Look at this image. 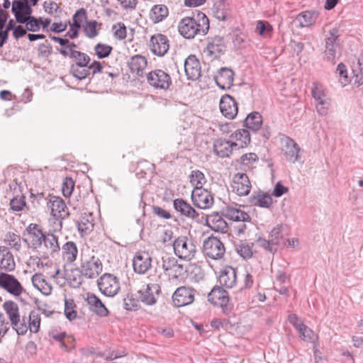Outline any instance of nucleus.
Wrapping results in <instances>:
<instances>
[{"mask_svg":"<svg viewBox=\"0 0 363 363\" xmlns=\"http://www.w3.org/2000/svg\"><path fill=\"white\" fill-rule=\"evenodd\" d=\"M172 245L174 254L179 259L191 261L194 258L196 248L192 239L181 235L174 240Z\"/></svg>","mask_w":363,"mask_h":363,"instance_id":"nucleus-1","label":"nucleus"},{"mask_svg":"<svg viewBox=\"0 0 363 363\" xmlns=\"http://www.w3.org/2000/svg\"><path fill=\"white\" fill-rule=\"evenodd\" d=\"M294 327L298 331L300 337L303 341L314 342L318 339V336L315 334L313 330L304 323H299L298 324H294Z\"/></svg>","mask_w":363,"mask_h":363,"instance_id":"nucleus-42","label":"nucleus"},{"mask_svg":"<svg viewBox=\"0 0 363 363\" xmlns=\"http://www.w3.org/2000/svg\"><path fill=\"white\" fill-rule=\"evenodd\" d=\"M112 30L114 31V36L119 40H123L127 36L126 27L123 23L120 22L113 25Z\"/></svg>","mask_w":363,"mask_h":363,"instance_id":"nucleus-64","label":"nucleus"},{"mask_svg":"<svg viewBox=\"0 0 363 363\" xmlns=\"http://www.w3.org/2000/svg\"><path fill=\"white\" fill-rule=\"evenodd\" d=\"M69 73L76 79L83 80L90 75V68H89V65H86V67H82L69 69Z\"/></svg>","mask_w":363,"mask_h":363,"instance_id":"nucleus-60","label":"nucleus"},{"mask_svg":"<svg viewBox=\"0 0 363 363\" xmlns=\"http://www.w3.org/2000/svg\"><path fill=\"white\" fill-rule=\"evenodd\" d=\"M147 62L145 57L140 55H136L130 58L128 67L131 73H136L138 76L140 72L147 67Z\"/></svg>","mask_w":363,"mask_h":363,"instance_id":"nucleus-39","label":"nucleus"},{"mask_svg":"<svg viewBox=\"0 0 363 363\" xmlns=\"http://www.w3.org/2000/svg\"><path fill=\"white\" fill-rule=\"evenodd\" d=\"M79 14H83L84 16H85L84 8H81V9H78L75 12V13L73 15V16H72L73 23L71 26L69 30L65 35V37L68 36L71 39H75L78 37L79 30L81 28L80 21H77L76 18H77V16H79Z\"/></svg>","mask_w":363,"mask_h":363,"instance_id":"nucleus-46","label":"nucleus"},{"mask_svg":"<svg viewBox=\"0 0 363 363\" xmlns=\"http://www.w3.org/2000/svg\"><path fill=\"white\" fill-rule=\"evenodd\" d=\"M40 325V318L38 313L32 311L29 315V328L30 331L37 333L39 331Z\"/></svg>","mask_w":363,"mask_h":363,"instance_id":"nucleus-59","label":"nucleus"},{"mask_svg":"<svg viewBox=\"0 0 363 363\" xmlns=\"http://www.w3.org/2000/svg\"><path fill=\"white\" fill-rule=\"evenodd\" d=\"M43 245L46 250V254L52 255L60 251V247L58 242V238L51 232H47Z\"/></svg>","mask_w":363,"mask_h":363,"instance_id":"nucleus-36","label":"nucleus"},{"mask_svg":"<svg viewBox=\"0 0 363 363\" xmlns=\"http://www.w3.org/2000/svg\"><path fill=\"white\" fill-rule=\"evenodd\" d=\"M262 125V116L257 111L249 113L243 121V126L249 131L257 133Z\"/></svg>","mask_w":363,"mask_h":363,"instance_id":"nucleus-33","label":"nucleus"},{"mask_svg":"<svg viewBox=\"0 0 363 363\" xmlns=\"http://www.w3.org/2000/svg\"><path fill=\"white\" fill-rule=\"evenodd\" d=\"M134 272L139 274H145L152 267V257L147 252H137L133 259Z\"/></svg>","mask_w":363,"mask_h":363,"instance_id":"nucleus-15","label":"nucleus"},{"mask_svg":"<svg viewBox=\"0 0 363 363\" xmlns=\"http://www.w3.org/2000/svg\"><path fill=\"white\" fill-rule=\"evenodd\" d=\"M78 231L82 235H88L94 228V223L91 214L82 216L79 220L75 221Z\"/></svg>","mask_w":363,"mask_h":363,"instance_id":"nucleus-37","label":"nucleus"},{"mask_svg":"<svg viewBox=\"0 0 363 363\" xmlns=\"http://www.w3.org/2000/svg\"><path fill=\"white\" fill-rule=\"evenodd\" d=\"M16 269L13 255L7 247L0 246V269L11 272Z\"/></svg>","mask_w":363,"mask_h":363,"instance_id":"nucleus-31","label":"nucleus"},{"mask_svg":"<svg viewBox=\"0 0 363 363\" xmlns=\"http://www.w3.org/2000/svg\"><path fill=\"white\" fill-rule=\"evenodd\" d=\"M178 28L180 34L188 39L194 38L196 34L199 33L195 20L190 17L182 18Z\"/></svg>","mask_w":363,"mask_h":363,"instance_id":"nucleus-27","label":"nucleus"},{"mask_svg":"<svg viewBox=\"0 0 363 363\" xmlns=\"http://www.w3.org/2000/svg\"><path fill=\"white\" fill-rule=\"evenodd\" d=\"M149 46L153 54L162 57L169 48V40L165 35L157 33L151 36Z\"/></svg>","mask_w":363,"mask_h":363,"instance_id":"nucleus-14","label":"nucleus"},{"mask_svg":"<svg viewBox=\"0 0 363 363\" xmlns=\"http://www.w3.org/2000/svg\"><path fill=\"white\" fill-rule=\"evenodd\" d=\"M46 233L40 225L30 223L22 233L23 241L29 248L36 250L42 247Z\"/></svg>","mask_w":363,"mask_h":363,"instance_id":"nucleus-2","label":"nucleus"},{"mask_svg":"<svg viewBox=\"0 0 363 363\" xmlns=\"http://www.w3.org/2000/svg\"><path fill=\"white\" fill-rule=\"evenodd\" d=\"M5 311L11 322H16L17 318L20 317L18 304L13 301H5L3 304Z\"/></svg>","mask_w":363,"mask_h":363,"instance_id":"nucleus-45","label":"nucleus"},{"mask_svg":"<svg viewBox=\"0 0 363 363\" xmlns=\"http://www.w3.org/2000/svg\"><path fill=\"white\" fill-rule=\"evenodd\" d=\"M103 264L100 259L95 256H91L89 259H82L81 270L76 269L77 272H80L83 277L86 279H95L102 272Z\"/></svg>","mask_w":363,"mask_h":363,"instance_id":"nucleus-7","label":"nucleus"},{"mask_svg":"<svg viewBox=\"0 0 363 363\" xmlns=\"http://www.w3.org/2000/svg\"><path fill=\"white\" fill-rule=\"evenodd\" d=\"M38 4H32L31 0H13L12 1L11 11L17 23L23 24L26 18L32 15L33 6Z\"/></svg>","mask_w":363,"mask_h":363,"instance_id":"nucleus-8","label":"nucleus"},{"mask_svg":"<svg viewBox=\"0 0 363 363\" xmlns=\"http://www.w3.org/2000/svg\"><path fill=\"white\" fill-rule=\"evenodd\" d=\"M219 107L221 113L228 119H233L238 112L237 101L229 94L222 96Z\"/></svg>","mask_w":363,"mask_h":363,"instance_id":"nucleus-17","label":"nucleus"},{"mask_svg":"<svg viewBox=\"0 0 363 363\" xmlns=\"http://www.w3.org/2000/svg\"><path fill=\"white\" fill-rule=\"evenodd\" d=\"M196 290L189 286L178 287L172 296V301L175 307L179 308L191 304L195 298Z\"/></svg>","mask_w":363,"mask_h":363,"instance_id":"nucleus-9","label":"nucleus"},{"mask_svg":"<svg viewBox=\"0 0 363 363\" xmlns=\"http://www.w3.org/2000/svg\"><path fill=\"white\" fill-rule=\"evenodd\" d=\"M250 203L256 206L269 208L273 203V199L268 193L258 191L250 196Z\"/></svg>","mask_w":363,"mask_h":363,"instance_id":"nucleus-34","label":"nucleus"},{"mask_svg":"<svg viewBox=\"0 0 363 363\" xmlns=\"http://www.w3.org/2000/svg\"><path fill=\"white\" fill-rule=\"evenodd\" d=\"M233 191L239 196H246L251 190V183L245 173H237L233 179Z\"/></svg>","mask_w":363,"mask_h":363,"instance_id":"nucleus-23","label":"nucleus"},{"mask_svg":"<svg viewBox=\"0 0 363 363\" xmlns=\"http://www.w3.org/2000/svg\"><path fill=\"white\" fill-rule=\"evenodd\" d=\"M23 184L22 181L14 179L9 184V189H6V194H12L13 196L22 194Z\"/></svg>","mask_w":363,"mask_h":363,"instance_id":"nucleus-56","label":"nucleus"},{"mask_svg":"<svg viewBox=\"0 0 363 363\" xmlns=\"http://www.w3.org/2000/svg\"><path fill=\"white\" fill-rule=\"evenodd\" d=\"M339 37L340 30L338 28L330 30L329 36L325 38V54L328 61H333L335 57Z\"/></svg>","mask_w":363,"mask_h":363,"instance_id":"nucleus-19","label":"nucleus"},{"mask_svg":"<svg viewBox=\"0 0 363 363\" xmlns=\"http://www.w3.org/2000/svg\"><path fill=\"white\" fill-rule=\"evenodd\" d=\"M60 53L64 57H69L71 59L74 60L73 63L71 64L69 69H74L77 67H86V65H89L91 61L90 57L81 51H72L71 52H67V50L65 48H61L60 50Z\"/></svg>","mask_w":363,"mask_h":363,"instance_id":"nucleus-22","label":"nucleus"},{"mask_svg":"<svg viewBox=\"0 0 363 363\" xmlns=\"http://www.w3.org/2000/svg\"><path fill=\"white\" fill-rule=\"evenodd\" d=\"M5 242L8 244V245L16 251H20L21 249V237L14 233H7L6 235Z\"/></svg>","mask_w":363,"mask_h":363,"instance_id":"nucleus-51","label":"nucleus"},{"mask_svg":"<svg viewBox=\"0 0 363 363\" xmlns=\"http://www.w3.org/2000/svg\"><path fill=\"white\" fill-rule=\"evenodd\" d=\"M162 269L169 277L176 280L184 278L187 270L175 257L167 255L162 257Z\"/></svg>","mask_w":363,"mask_h":363,"instance_id":"nucleus-5","label":"nucleus"},{"mask_svg":"<svg viewBox=\"0 0 363 363\" xmlns=\"http://www.w3.org/2000/svg\"><path fill=\"white\" fill-rule=\"evenodd\" d=\"M97 285L99 291L104 295L110 297L116 295L121 289L118 279L109 273L103 274L97 280Z\"/></svg>","mask_w":363,"mask_h":363,"instance_id":"nucleus-4","label":"nucleus"},{"mask_svg":"<svg viewBox=\"0 0 363 363\" xmlns=\"http://www.w3.org/2000/svg\"><path fill=\"white\" fill-rule=\"evenodd\" d=\"M0 288L14 296H20L25 291L20 281L12 274L0 273Z\"/></svg>","mask_w":363,"mask_h":363,"instance_id":"nucleus-12","label":"nucleus"},{"mask_svg":"<svg viewBox=\"0 0 363 363\" xmlns=\"http://www.w3.org/2000/svg\"><path fill=\"white\" fill-rule=\"evenodd\" d=\"M11 325L18 335H24L28 329L25 317L22 320H21V316L17 318L16 322H11Z\"/></svg>","mask_w":363,"mask_h":363,"instance_id":"nucleus-55","label":"nucleus"},{"mask_svg":"<svg viewBox=\"0 0 363 363\" xmlns=\"http://www.w3.org/2000/svg\"><path fill=\"white\" fill-rule=\"evenodd\" d=\"M284 155L285 159L292 163H295L300 158V147L292 138L286 136L284 139Z\"/></svg>","mask_w":363,"mask_h":363,"instance_id":"nucleus-26","label":"nucleus"},{"mask_svg":"<svg viewBox=\"0 0 363 363\" xmlns=\"http://www.w3.org/2000/svg\"><path fill=\"white\" fill-rule=\"evenodd\" d=\"M212 11L214 17L219 21H225L231 18L230 6L225 0L216 1L213 6Z\"/></svg>","mask_w":363,"mask_h":363,"instance_id":"nucleus-30","label":"nucleus"},{"mask_svg":"<svg viewBox=\"0 0 363 363\" xmlns=\"http://www.w3.org/2000/svg\"><path fill=\"white\" fill-rule=\"evenodd\" d=\"M76 305L72 299L67 300L65 298V315L66 318L72 321L77 318V311L74 310Z\"/></svg>","mask_w":363,"mask_h":363,"instance_id":"nucleus-57","label":"nucleus"},{"mask_svg":"<svg viewBox=\"0 0 363 363\" xmlns=\"http://www.w3.org/2000/svg\"><path fill=\"white\" fill-rule=\"evenodd\" d=\"M23 24H26V27L28 31L37 32L40 28V17L36 18L34 16L30 15L29 17L26 18Z\"/></svg>","mask_w":363,"mask_h":363,"instance_id":"nucleus-58","label":"nucleus"},{"mask_svg":"<svg viewBox=\"0 0 363 363\" xmlns=\"http://www.w3.org/2000/svg\"><path fill=\"white\" fill-rule=\"evenodd\" d=\"M169 15V9L166 5L157 4L150 11V18L154 23L164 21Z\"/></svg>","mask_w":363,"mask_h":363,"instance_id":"nucleus-35","label":"nucleus"},{"mask_svg":"<svg viewBox=\"0 0 363 363\" xmlns=\"http://www.w3.org/2000/svg\"><path fill=\"white\" fill-rule=\"evenodd\" d=\"M318 17V13L315 11H305L296 17L301 27H307L314 24Z\"/></svg>","mask_w":363,"mask_h":363,"instance_id":"nucleus-41","label":"nucleus"},{"mask_svg":"<svg viewBox=\"0 0 363 363\" xmlns=\"http://www.w3.org/2000/svg\"><path fill=\"white\" fill-rule=\"evenodd\" d=\"M9 206L10 209L13 212H18L24 210L26 211H32L30 205H27L26 196L23 194L13 196V197L10 200Z\"/></svg>","mask_w":363,"mask_h":363,"instance_id":"nucleus-38","label":"nucleus"},{"mask_svg":"<svg viewBox=\"0 0 363 363\" xmlns=\"http://www.w3.org/2000/svg\"><path fill=\"white\" fill-rule=\"evenodd\" d=\"M238 143L223 138L216 139L213 143V152L219 157H228L233 149H237Z\"/></svg>","mask_w":363,"mask_h":363,"instance_id":"nucleus-25","label":"nucleus"},{"mask_svg":"<svg viewBox=\"0 0 363 363\" xmlns=\"http://www.w3.org/2000/svg\"><path fill=\"white\" fill-rule=\"evenodd\" d=\"M191 198L193 204L200 209H208L214 202L211 192L200 186L194 189Z\"/></svg>","mask_w":363,"mask_h":363,"instance_id":"nucleus-11","label":"nucleus"},{"mask_svg":"<svg viewBox=\"0 0 363 363\" xmlns=\"http://www.w3.org/2000/svg\"><path fill=\"white\" fill-rule=\"evenodd\" d=\"M74 187V182L71 177H65L62 182V191L65 197L71 196Z\"/></svg>","mask_w":363,"mask_h":363,"instance_id":"nucleus-61","label":"nucleus"},{"mask_svg":"<svg viewBox=\"0 0 363 363\" xmlns=\"http://www.w3.org/2000/svg\"><path fill=\"white\" fill-rule=\"evenodd\" d=\"M226 50L225 45H215L213 43H208L206 47V51L211 57L213 58H218L223 55Z\"/></svg>","mask_w":363,"mask_h":363,"instance_id":"nucleus-53","label":"nucleus"},{"mask_svg":"<svg viewBox=\"0 0 363 363\" xmlns=\"http://www.w3.org/2000/svg\"><path fill=\"white\" fill-rule=\"evenodd\" d=\"M238 204L235 203V206H227L223 209V216L233 221L239 222H250L251 217L249 214L239 208H237Z\"/></svg>","mask_w":363,"mask_h":363,"instance_id":"nucleus-28","label":"nucleus"},{"mask_svg":"<svg viewBox=\"0 0 363 363\" xmlns=\"http://www.w3.org/2000/svg\"><path fill=\"white\" fill-rule=\"evenodd\" d=\"M218 281L221 286L228 289L233 288L237 282L236 269L227 266L220 272Z\"/></svg>","mask_w":363,"mask_h":363,"instance_id":"nucleus-32","label":"nucleus"},{"mask_svg":"<svg viewBox=\"0 0 363 363\" xmlns=\"http://www.w3.org/2000/svg\"><path fill=\"white\" fill-rule=\"evenodd\" d=\"M101 23H99L96 20L86 21L84 27V32L85 35L89 38H94L99 35V31L96 29L97 26L101 27Z\"/></svg>","mask_w":363,"mask_h":363,"instance_id":"nucleus-50","label":"nucleus"},{"mask_svg":"<svg viewBox=\"0 0 363 363\" xmlns=\"http://www.w3.org/2000/svg\"><path fill=\"white\" fill-rule=\"evenodd\" d=\"M217 306L221 308L222 312L225 315H228L232 312L233 309V303H230L229 294L228 292L223 298H221L218 301Z\"/></svg>","mask_w":363,"mask_h":363,"instance_id":"nucleus-62","label":"nucleus"},{"mask_svg":"<svg viewBox=\"0 0 363 363\" xmlns=\"http://www.w3.org/2000/svg\"><path fill=\"white\" fill-rule=\"evenodd\" d=\"M184 70L188 79L196 80L201 76V65L195 55H190L184 61Z\"/></svg>","mask_w":363,"mask_h":363,"instance_id":"nucleus-24","label":"nucleus"},{"mask_svg":"<svg viewBox=\"0 0 363 363\" xmlns=\"http://www.w3.org/2000/svg\"><path fill=\"white\" fill-rule=\"evenodd\" d=\"M311 94L317 102L316 109L318 113L322 116L326 115L330 103L326 98L323 85L317 82H313Z\"/></svg>","mask_w":363,"mask_h":363,"instance_id":"nucleus-13","label":"nucleus"},{"mask_svg":"<svg viewBox=\"0 0 363 363\" xmlns=\"http://www.w3.org/2000/svg\"><path fill=\"white\" fill-rule=\"evenodd\" d=\"M173 206L174 210L179 213L181 216L189 219H199V213L184 199L182 198L174 199Z\"/></svg>","mask_w":363,"mask_h":363,"instance_id":"nucleus-21","label":"nucleus"},{"mask_svg":"<svg viewBox=\"0 0 363 363\" xmlns=\"http://www.w3.org/2000/svg\"><path fill=\"white\" fill-rule=\"evenodd\" d=\"M140 302L141 301L139 300L138 294L135 298L133 294H128L123 299V308L127 311H136L140 308Z\"/></svg>","mask_w":363,"mask_h":363,"instance_id":"nucleus-48","label":"nucleus"},{"mask_svg":"<svg viewBox=\"0 0 363 363\" xmlns=\"http://www.w3.org/2000/svg\"><path fill=\"white\" fill-rule=\"evenodd\" d=\"M252 245L253 244L250 245L246 240H239L235 243V251L241 257L248 259L253 255Z\"/></svg>","mask_w":363,"mask_h":363,"instance_id":"nucleus-44","label":"nucleus"},{"mask_svg":"<svg viewBox=\"0 0 363 363\" xmlns=\"http://www.w3.org/2000/svg\"><path fill=\"white\" fill-rule=\"evenodd\" d=\"M202 252L206 257L220 260L224 257L225 247L220 239L211 235L203 240Z\"/></svg>","mask_w":363,"mask_h":363,"instance_id":"nucleus-3","label":"nucleus"},{"mask_svg":"<svg viewBox=\"0 0 363 363\" xmlns=\"http://www.w3.org/2000/svg\"><path fill=\"white\" fill-rule=\"evenodd\" d=\"M62 255L68 262L72 263L76 260L78 254L77 245L73 241L67 242L62 247Z\"/></svg>","mask_w":363,"mask_h":363,"instance_id":"nucleus-43","label":"nucleus"},{"mask_svg":"<svg viewBox=\"0 0 363 363\" xmlns=\"http://www.w3.org/2000/svg\"><path fill=\"white\" fill-rule=\"evenodd\" d=\"M49 200L47 201V206L51 210V213L54 217L65 219L69 216V213L66 211L67 209L64 200L59 197L52 196L49 194Z\"/></svg>","mask_w":363,"mask_h":363,"instance_id":"nucleus-18","label":"nucleus"},{"mask_svg":"<svg viewBox=\"0 0 363 363\" xmlns=\"http://www.w3.org/2000/svg\"><path fill=\"white\" fill-rule=\"evenodd\" d=\"M227 291L221 286H216L208 294V301L213 306L218 305V301L223 298Z\"/></svg>","mask_w":363,"mask_h":363,"instance_id":"nucleus-49","label":"nucleus"},{"mask_svg":"<svg viewBox=\"0 0 363 363\" xmlns=\"http://www.w3.org/2000/svg\"><path fill=\"white\" fill-rule=\"evenodd\" d=\"M86 301L91 311L101 317H106L109 314V311L101 299L94 294H88Z\"/></svg>","mask_w":363,"mask_h":363,"instance_id":"nucleus-29","label":"nucleus"},{"mask_svg":"<svg viewBox=\"0 0 363 363\" xmlns=\"http://www.w3.org/2000/svg\"><path fill=\"white\" fill-rule=\"evenodd\" d=\"M230 137L240 142L238 143V150L246 147L251 141L250 131L246 128L237 130L230 135Z\"/></svg>","mask_w":363,"mask_h":363,"instance_id":"nucleus-40","label":"nucleus"},{"mask_svg":"<svg viewBox=\"0 0 363 363\" xmlns=\"http://www.w3.org/2000/svg\"><path fill=\"white\" fill-rule=\"evenodd\" d=\"M94 50L99 59H104L110 55L113 48L107 44L99 43L95 45Z\"/></svg>","mask_w":363,"mask_h":363,"instance_id":"nucleus-54","label":"nucleus"},{"mask_svg":"<svg viewBox=\"0 0 363 363\" xmlns=\"http://www.w3.org/2000/svg\"><path fill=\"white\" fill-rule=\"evenodd\" d=\"M190 182L195 185V187L203 188V185L206 182V179L201 171L194 170L190 175Z\"/></svg>","mask_w":363,"mask_h":363,"instance_id":"nucleus-52","label":"nucleus"},{"mask_svg":"<svg viewBox=\"0 0 363 363\" xmlns=\"http://www.w3.org/2000/svg\"><path fill=\"white\" fill-rule=\"evenodd\" d=\"M256 29L259 35L262 36L268 35L273 30L272 25L265 21H258Z\"/></svg>","mask_w":363,"mask_h":363,"instance_id":"nucleus-63","label":"nucleus"},{"mask_svg":"<svg viewBox=\"0 0 363 363\" xmlns=\"http://www.w3.org/2000/svg\"><path fill=\"white\" fill-rule=\"evenodd\" d=\"M234 72L228 67H221L213 75L216 85L222 90L230 89L233 84Z\"/></svg>","mask_w":363,"mask_h":363,"instance_id":"nucleus-16","label":"nucleus"},{"mask_svg":"<svg viewBox=\"0 0 363 363\" xmlns=\"http://www.w3.org/2000/svg\"><path fill=\"white\" fill-rule=\"evenodd\" d=\"M147 81L151 86L163 90L168 89L172 84L171 77L162 69H155L149 72Z\"/></svg>","mask_w":363,"mask_h":363,"instance_id":"nucleus-10","label":"nucleus"},{"mask_svg":"<svg viewBox=\"0 0 363 363\" xmlns=\"http://www.w3.org/2000/svg\"><path fill=\"white\" fill-rule=\"evenodd\" d=\"M206 225L212 230L218 233H225L228 231V225L227 222L217 212L205 215Z\"/></svg>","mask_w":363,"mask_h":363,"instance_id":"nucleus-20","label":"nucleus"},{"mask_svg":"<svg viewBox=\"0 0 363 363\" xmlns=\"http://www.w3.org/2000/svg\"><path fill=\"white\" fill-rule=\"evenodd\" d=\"M138 297L145 306H152L157 303L158 297L162 293L161 286L158 284L151 283L143 286L137 291Z\"/></svg>","mask_w":363,"mask_h":363,"instance_id":"nucleus-6","label":"nucleus"},{"mask_svg":"<svg viewBox=\"0 0 363 363\" xmlns=\"http://www.w3.org/2000/svg\"><path fill=\"white\" fill-rule=\"evenodd\" d=\"M49 199V194L46 196L45 192L37 191L35 193L33 189L30 191V201L32 209H36L44 201L47 203Z\"/></svg>","mask_w":363,"mask_h":363,"instance_id":"nucleus-47","label":"nucleus"}]
</instances>
